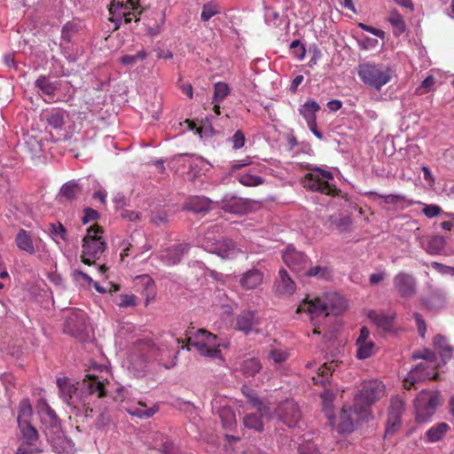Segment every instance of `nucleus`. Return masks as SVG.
<instances>
[{
    "mask_svg": "<svg viewBox=\"0 0 454 454\" xmlns=\"http://www.w3.org/2000/svg\"><path fill=\"white\" fill-rule=\"evenodd\" d=\"M179 342V339L172 335L165 337L158 346L150 340L137 339L133 342L129 355V361L135 375L143 376L151 361H156L165 369L173 368L176 364L178 351L176 348Z\"/></svg>",
    "mask_w": 454,
    "mask_h": 454,
    "instance_id": "obj_1",
    "label": "nucleus"
},
{
    "mask_svg": "<svg viewBox=\"0 0 454 454\" xmlns=\"http://www.w3.org/2000/svg\"><path fill=\"white\" fill-rule=\"evenodd\" d=\"M347 308L346 300L338 294H332L327 296V301L320 298L304 300L299 306L297 311H305L310 315L314 321L318 317H325L330 314H339Z\"/></svg>",
    "mask_w": 454,
    "mask_h": 454,
    "instance_id": "obj_2",
    "label": "nucleus"
},
{
    "mask_svg": "<svg viewBox=\"0 0 454 454\" xmlns=\"http://www.w3.org/2000/svg\"><path fill=\"white\" fill-rule=\"evenodd\" d=\"M357 74L369 89L380 91L391 81L394 71L387 65L368 61L358 66Z\"/></svg>",
    "mask_w": 454,
    "mask_h": 454,
    "instance_id": "obj_3",
    "label": "nucleus"
},
{
    "mask_svg": "<svg viewBox=\"0 0 454 454\" xmlns=\"http://www.w3.org/2000/svg\"><path fill=\"white\" fill-rule=\"evenodd\" d=\"M385 386L380 380L364 382L360 392L355 396V413L357 418L368 419L370 406L384 395Z\"/></svg>",
    "mask_w": 454,
    "mask_h": 454,
    "instance_id": "obj_4",
    "label": "nucleus"
},
{
    "mask_svg": "<svg viewBox=\"0 0 454 454\" xmlns=\"http://www.w3.org/2000/svg\"><path fill=\"white\" fill-rule=\"evenodd\" d=\"M188 344L195 348L200 356L223 360L217 336L204 329H199L194 333L190 332Z\"/></svg>",
    "mask_w": 454,
    "mask_h": 454,
    "instance_id": "obj_5",
    "label": "nucleus"
},
{
    "mask_svg": "<svg viewBox=\"0 0 454 454\" xmlns=\"http://www.w3.org/2000/svg\"><path fill=\"white\" fill-rule=\"evenodd\" d=\"M106 242L99 228L90 227L83 238L82 262L87 265H92L104 253Z\"/></svg>",
    "mask_w": 454,
    "mask_h": 454,
    "instance_id": "obj_6",
    "label": "nucleus"
},
{
    "mask_svg": "<svg viewBox=\"0 0 454 454\" xmlns=\"http://www.w3.org/2000/svg\"><path fill=\"white\" fill-rule=\"evenodd\" d=\"M306 168L309 172L302 179V184L305 188L325 194H333L335 192V187L331 184L333 176L330 171L313 167L309 163L306 165Z\"/></svg>",
    "mask_w": 454,
    "mask_h": 454,
    "instance_id": "obj_7",
    "label": "nucleus"
},
{
    "mask_svg": "<svg viewBox=\"0 0 454 454\" xmlns=\"http://www.w3.org/2000/svg\"><path fill=\"white\" fill-rule=\"evenodd\" d=\"M108 11L111 15L109 20L114 23L115 29L120 27L123 20L125 23L131 21L130 15L133 13L132 12H137L138 15L143 12V10L139 9L138 3L134 0H127L126 2L113 0Z\"/></svg>",
    "mask_w": 454,
    "mask_h": 454,
    "instance_id": "obj_8",
    "label": "nucleus"
},
{
    "mask_svg": "<svg viewBox=\"0 0 454 454\" xmlns=\"http://www.w3.org/2000/svg\"><path fill=\"white\" fill-rule=\"evenodd\" d=\"M439 403L438 393L422 390L414 402L416 419L426 422L434 413Z\"/></svg>",
    "mask_w": 454,
    "mask_h": 454,
    "instance_id": "obj_9",
    "label": "nucleus"
},
{
    "mask_svg": "<svg viewBox=\"0 0 454 454\" xmlns=\"http://www.w3.org/2000/svg\"><path fill=\"white\" fill-rule=\"evenodd\" d=\"M393 288L396 294L404 299L416 295L418 283L416 278L406 271H399L393 277Z\"/></svg>",
    "mask_w": 454,
    "mask_h": 454,
    "instance_id": "obj_10",
    "label": "nucleus"
},
{
    "mask_svg": "<svg viewBox=\"0 0 454 454\" xmlns=\"http://www.w3.org/2000/svg\"><path fill=\"white\" fill-rule=\"evenodd\" d=\"M19 428L21 434V442L15 454H35L42 452V449L37 445V431L31 423L19 425Z\"/></svg>",
    "mask_w": 454,
    "mask_h": 454,
    "instance_id": "obj_11",
    "label": "nucleus"
},
{
    "mask_svg": "<svg viewBox=\"0 0 454 454\" xmlns=\"http://www.w3.org/2000/svg\"><path fill=\"white\" fill-rule=\"evenodd\" d=\"M89 322L83 311H71L67 316L65 332L81 340L88 335Z\"/></svg>",
    "mask_w": 454,
    "mask_h": 454,
    "instance_id": "obj_12",
    "label": "nucleus"
},
{
    "mask_svg": "<svg viewBox=\"0 0 454 454\" xmlns=\"http://www.w3.org/2000/svg\"><path fill=\"white\" fill-rule=\"evenodd\" d=\"M435 368L436 365H428L427 364V362H421L418 364L409 372L407 377L404 379V387L410 389L419 382L424 381L426 380L435 379L437 375L435 372Z\"/></svg>",
    "mask_w": 454,
    "mask_h": 454,
    "instance_id": "obj_13",
    "label": "nucleus"
},
{
    "mask_svg": "<svg viewBox=\"0 0 454 454\" xmlns=\"http://www.w3.org/2000/svg\"><path fill=\"white\" fill-rule=\"evenodd\" d=\"M360 420L364 421L365 419L357 418V416L355 413V404L353 405V407L349 405H344L340 411L338 420L335 421L333 418V423L330 424L333 427H336L337 431L340 434H345L352 432L355 428V424Z\"/></svg>",
    "mask_w": 454,
    "mask_h": 454,
    "instance_id": "obj_14",
    "label": "nucleus"
},
{
    "mask_svg": "<svg viewBox=\"0 0 454 454\" xmlns=\"http://www.w3.org/2000/svg\"><path fill=\"white\" fill-rule=\"evenodd\" d=\"M277 414L287 427H299L301 412L294 401L286 400L280 403L277 408Z\"/></svg>",
    "mask_w": 454,
    "mask_h": 454,
    "instance_id": "obj_15",
    "label": "nucleus"
},
{
    "mask_svg": "<svg viewBox=\"0 0 454 454\" xmlns=\"http://www.w3.org/2000/svg\"><path fill=\"white\" fill-rule=\"evenodd\" d=\"M57 385L59 388L60 397L67 404L74 409L79 408L80 404L85 405L84 401L77 392V387L69 380L59 378L57 380Z\"/></svg>",
    "mask_w": 454,
    "mask_h": 454,
    "instance_id": "obj_16",
    "label": "nucleus"
},
{
    "mask_svg": "<svg viewBox=\"0 0 454 454\" xmlns=\"http://www.w3.org/2000/svg\"><path fill=\"white\" fill-rule=\"evenodd\" d=\"M282 257L286 266L297 273H304L309 264V258L294 247H287Z\"/></svg>",
    "mask_w": 454,
    "mask_h": 454,
    "instance_id": "obj_17",
    "label": "nucleus"
},
{
    "mask_svg": "<svg viewBox=\"0 0 454 454\" xmlns=\"http://www.w3.org/2000/svg\"><path fill=\"white\" fill-rule=\"evenodd\" d=\"M189 245L186 243H176L165 249H162L158 254V258L168 266H172L179 263L183 255L189 250Z\"/></svg>",
    "mask_w": 454,
    "mask_h": 454,
    "instance_id": "obj_18",
    "label": "nucleus"
},
{
    "mask_svg": "<svg viewBox=\"0 0 454 454\" xmlns=\"http://www.w3.org/2000/svg\"><path fill=\"white\" fill-rule=\"evenodd\" d=\"M220 226L214 224L209 226L202 235L197 238V245L208 253L216 249L217 243L221 241L219 235Z\"/></svg>",
    "mask_w": 454,
    "mask_h": 454,
    "instance_id": "obj_19",
    "label": "nucleus"
},
{
    "mask_svg": "<svg viewBox=\"0 0 454 454\" xmlns=\"http://www.w3.org/2000/svg\"><path fill=\"white\" fill-rule=\"evenodd\" d=\"M236 327L245 334L257 333L260 325V319L251 310H244L237 317Z\"/></svg>",
    "mask_w": 454,
    "mask_h": 454,
    "instance_id": "obj_20",
    "label": "nucleus"
},
{
    "mask_svg": "<svg viewBox=\"0 0 454 454\" xmlns=\"http://www.w3.org/2000/svg\"><path fill=\"white\" fill-rule=\"evenodd\" d=\"M447 301V293L442 288H433L422 299V305L430 311H439L443 309Z\"/></svg>",
    "mask_w": 454,
    "mask_h": 454,
    "instance_id": "obj_21",
    "label": "nucleus"
},
{
    "mask_svg": "<svg viewBox=\"0 0 454 454\" xmlns=\"http://www.w3.org/2000/svg\"><path fill=\"white\" fill-rule=\"evenodd\" d=\"M264 279V274L256 268H252L245 271L239 278V283L240 286L248 291L260 287Z\"/></svg>",
    "mask_w": 454,
    "mask_h": 454,
    "instance_id": "obj_22",
    "label": "nucleus"
},
{
    "mask_svg": "<svg viewBox=\"0 0 454 454\" xmlns=\"http://www.w3.org/2000/svg\"><path fill=\"white\" fill-rule=\"evenodd\" d=\"M404 409V403L399 397L391 400L390 408L387 416V433H394L396 427L400 424L401 416Z\"/></svg>",
    "mask_w": 454,
    "mask_h": 454,
    "instance_id": "obj_23",
    "label": "nucleus"
},
{
    "mask_svg": "<svg viewBox=\"0 0 454 454\" xmlns=\"http://www.w3.org/2000/svg\"><path fill=\"white\" fill-rule=\"evenodd\" d=\"M295 283L285 269L278 271L274 283V291L279 295H291L295 291Z\"/></svg>",
    "mask_w": 454,
    "mask_h": 454,
    "instance_id": "obj_24",
    "label": "nucleus"
},
{
    "mask_svg": "<svg viewBox=\"0 0 454 454\" xmlns=\"http://www.w3.org/2000/svg\"><path fill=\"white\" fill-rule=\"evenodd\" d=\"M35 87L38 89L41 94L45 95L49 99H45L46 102H54L56 91L59 89L60 83L58 81H51L45 75H40L35 82Z\"/></svg>",
    "mask_w": 454,
    "mask_h": 454,
    "instance_id": "obj_25",
    "label": "nucleus"
},
{
    "mask_svg": "<svg viewBox=\"0 0 454 454\" xmlns=\"http://www.w3.org/2000/svg\"><path fill=\"white\" fill-rule=\"evenodd\" d=\"M124 409L131 416H135L139 419H149L158 411L159 407L157 405H153V407L147 408L145 403L137 402L124 406Z\"/></svg>",
    "mask_w": 454,
    "mask_h": 454,
    "instance_id": "obj_26",
    "label": "nucleus"
},
{
    "mask_svg": "<svg viewBox=\"0 0 454 454\" xmlns=\"http://www.w3.org/2000/svg\"><path fill=\"white\" fill-rule=\"evenodd\" d=\"M240 253V249L231 239H222L217 243L216 249L212 251L223 259H233Z\"/></svg>",
    "mask_w": 454,
    "mask_h": 454,
    "instance_id": "obj_27",
    "label": "nucleus"
},
{
    "mask_svg": "<svg viewBox=\"0 0 454 454\" xmlns=\"http://www.w3.org/2000/svg\"><path fill=\"white\" fill-rule=\"evenodd\" d=\"M82 390L89 395L97 394L98 397H102L106 395L105 386L94 375L87 374L81 384Z\"/></svg>",
    "mask_w": 454,
    "mask_h": 454,
    "instance_id": "obj_28",
    "label": "nucleus"
},
{
    "mask_svg": "<svg viewBox=\"0 0 454 454\" xmlns=\"http://www.w3.org/2000/svg\"><path fill=\"white\" fill-rule=\"evenodd\" d=\"M38 413L41 419V421L45 427H51L52 429H59V419L55 413V411L49 406V404L42 401L39 403Z\"/></svg>",
    "mask_w": 454,
    "mask_h": 454,
    "instance_id": "obj_29",
    "label": "nucleus"
},
{
    "mask_svg": "<svg viewBox=\"0 0 454 454\" xmlns=\"http://www.w3.org/2000/svg\"><path fill=\"white\" fill-rule=\"evenodd\" d=\"M216 403V401L213 403V410H215L218 413L223 427L232 429L237 423L233 410L227 404L217 407Z\"/></svg>",
    "mask_w": 454,
    "mask_h": 454,
    "instance_id": "obj_30",
    "label": "nucleus"
},
{
    "mask_svg": "<svg viewBox=\"0 0 454 454\" xmlns=\"http://www.w3.org/2000/svg\"><path fill=\"white\" fill-rule=\"evenodd\" d=\"M82 192V185L75 180L64 184L59 191V196L66 200H74L79 198Z\"/></svg>",
    "mask_w": 454,
    "mask_h": 454,
    "instance_id": "obj_31",
    "label": "nucleus"
},
{
    "mask_svg": "<svg viewBox=\"0 0 454 454\" xmlns=\"http://www.w3.org/2000/svg\"><path fill=\"white\" fill-rule=\"evenodd\" d=\"M320 106L314 99H308L304 104H302L298 111L299 114L303 117L307 123L317 121V113L319 112Z\"/></svg>",
    "mask_w": 454,
    "mask_h": 454,
    "instance_id": "obj_32",
    "label": "nucleus"
},
{
    "mask_svg": "<svg viewBox=\"0 0 454 454\" xmlns=\"http://www.w3.org/2000/svg\"><path fill=\"white\" fill-rule=\"evenodd\" d=\"M17 247L30 254H35V247L32 237L29 232L24 229H20L15 238Z\"/></svg>",
    "mask_w": 454,
    "mask_h": 454,
    "instance_id": "obj_33",
    "label": "nucleus"
},
{
    "mask_svg": "<svg viewBox=\"0 0 454 454\" xmlns=\"http://www.w3.org/2000/svg\"><path fill=\"white\" fill-rule=\"evenodd\" d=\"M230 94V88L227 83L218 82L214 87V111L216 114H220V103Z\"/></svg>",
    "mask_w": 454,
    "mask_h": 454,
    "instance_id": "obj_34",
    "label": "nucleus"
},
{
    "mask_svg": "<svg viewBox=\"0 0 454 454\" xmlns=\"http://www.w3.org/2000/svg\"><path fill=\"white\" fill-rule=\"evenodd\" d=\"M66 117V112L59 108H53L45 114L48 124L56 129L63 127Z\"/></svg>",
    "mask_w": 454,
    "mask_h": 454,
    "instance_id": "obj_35",
    "label": "nucleus"
},
{
    "mask_svg": "<svg viewBox=\"0 0 454 454\" xmlns=\"http://www.w3.org/2000/svg\"><path fill=\"white\" fill-rule=\"evenodd\" d=\"M212 201L205 197H192L187 204L186 208L194 213H201L208 210Z\"/></svg>",
    "mask_w": 454,
    "mask_h": 454,
    "instance_id": "obj_36",
    "label": "nucleus"
},
{
    "mask_svg": "<svg viewBox=\"0 0 454 454\" xmlns=\"http://www.w3.org/2000/svg\"><path fill=\"white\" fill-rule=\"evenodd\" d=\"M33 417V409L31 403L28 399H22L19 404V411H18V425H23L27 423H31V419Z\"/></svg>",
    "mask_w": 454,
    "mask_h": 454,
    "instance_id": "obj_37",
    "label": "nucleus"
},
{
    "mask_svg": "<svg viewBox=\"0 0 454 454\" xmlns=\"http://www.w3.org/2000/svg\"><path fill=\"white\" fill-rule=\"evenodd\" d=\"M321 399L325 415L327 417L330 423H333V401L335 399L334 393L330 390H325L321 394Z\"/></svg>",
    "mask_w": 454,
    "mask_h": 454,
    "instance_id": "obj_38",
    "label": "nucleus"
},
{
    "mask_svg": "<svg viewBox=\"0 0 454 454\" xmlns=\"http://www.w3.org/2000/svg\"><path fill=\"white\" fill-rule=\"evenodd\" d=\"M303 274L308 277H316L319 279L327 280L332 277V270L327 265L318 264L308 267Z\"/></svg>",
    "mask_w": 454,
    "mask_h": 454,
    "instance_id": "obj_39",
    "label": "nucleus"
},
{
    "mask_svg": "<svg viewBox=\"0 0 454 454\" xmlns=\"http://www.w3.org/2000/svg\"><path fill=\"white\" fill-rule=\"evenodd\" d=\"M261 369L262 364L260 361L254 357L244 360L240 364L241 372L247 377L254 376Z\"/></svg>",
    "mask_w": 454,
    "mask_h": 454,
    "instance_id": "obj_40",
    "label": "nucleus"
},
{
    "mask_svg": "<svg viewBox=\"0 0 454 454\" xmlns=\"http://www.w3.org/2000/svg\"><path fill=\"white\" fill-rule=\"evenodd\" d=\"M449 428L450 427L446 423H440L434 427H432L426 433L428 442H438L443 437Z\"/></svg>",
    "mask_w": 454,
    "mask_h": 454,
    "instance_id": "obj_41",
    "label": "nucleus"
},
{
    "mask_svg": "<svg viewBox=\"0 0 454 454\" xmlns=\"http://www.w3.org/2000/svg\"><path fill=\"white\" fill-rule=\"evenodd\" d=\"M434 346L439 350L443 362L451 356V348L447 343L446 339L442 335H436L433 340Z\"/></svg>",
    "mask_w": 454,
    "mask_h": 454,
    "instance_id": "obj_42",
    "label": "nucleus"
},
{
    "mask_svg": "<svg viewBox=\"0 0 454 454\" xmlns=\"http://www.w3.org/2000/svg\"><path fill=\"white\" fill-rule=\"evenodd\" d=\"M333 364V361L329 364L325 363L318 368L317 376L313 377L315 384L324 385L328 380L329 376L332 375V372L334 371Z\"/></svg>",
    "mask_w": 454,
    "mask_h": 454,
    "instance_id": "obj_43",
    "label": "nucleus"
},
{
    "mask_svg": "<svg viewBox=\"0 0 454 454\" xmlns=\"http://www.w3.org/2000/svg\"><path fill=\"white\" fill-rule=\"evenodd\" d=\"M262 417L263 416L261 414L249 413L243 418L244 426L247 428L254 429L255 431H262L263 427L262 421Z\"/></svg>",
    "mask_w": 454,
    "mask_h": 454,
    "instance_id": "obj_44",
    "label": "nucleus"
},
{
    "mask_svg": "<svg viewBox=\"0 0 454 454\" xmlns=\"http://www.w3.org/2000/svg\"><path fill=\"white\" fill-rule=\"evenodd\" d=\"M389 23L394 27L395 35H400L405 30V23L403 18L397 12H392L388 17Z\"/></svg>",
    "mask_w": 454,
    "mask_h": 454,
    "instance_id": "obj_45",
    "label": "nucleus"
},
{
    "mask_svg": "<svg viewBox=\"0 0 454 454\" xmlns=\"http://www.w3.org/2000/svg\"><path fill=\"white\" fill-rule=\"evenodd\" d=\"M445 244L444 237L440 235L434 236L428 241L427 252L430 254H439L443 250Z\"/></svg>",
    "mask_w": 454,
    "mask_h": 454,
    "instance_id": "obj_46",
    "label": "nucleus"
},
{
    "mask_svg": "<svg viewBox=\"0 0 454 454\" xmlns=\"http://www.w3.org/2000/svg\"><path fill=\"white\" fill-rule=\"evenodd\" d=\"M372 319L377 324L379 327H380L384 331H390L393 327L394 317L390 315H386L383 313L374 314Z\"/></svg>",
    "mask_w": 454,
    "mask_h": 454,
    "instance_id": "obj_47",
    "label": "nucleus"
},
{
    "mask_svg": "<svg viewBox=\"0 0 454 454\" xmlns=\"http://www.w3.org/2000/svg\"><path fill=\"white\" fill-rule=\"evenodd\" d=\"M79 25L75 22H67L62 28L61 32V41L66 43H70L72 41L73 36L78 32ZM63 43H61V45Z\"/></svg>",
    "mask_w": 454,
    "mask_h": 454,
    "instance_id": "obj_48",
    "label": "nucleus"
},
{
    "mask_svg": "<svg viewBox=\"0 0 454 454\" xmlns=\"http://www.w3.org/2000/svg\"><path fill=\"white\" fill-rule=\"evenodd\" d=\"M147 56L148 53L145 50H141L135 55L122 56L120 59V62L124 66L133 67L137 64V61H142L145 59Z\"/></svg>",
    "mask_w": 454,
    "mask_h": 454,
    "instance_id": "obj_49",
    "label": "nucleus"
},
{
    "mask_svg": "<svg viewBox=\"0 0 454 454\" xmlns=\"http://www.w3.org/2000/svg\"><path fill=\"white\" fill-rule=\"evenodd\" d=\"M357 346V351H356V356L359 359H365L370 357L374 349V342L373 341H365L363 343H356Z\"/></svg>",
    "mask_w": 454,
    "mask_h": 454,
    "instance_id": "obj_50",
    "label": "nucleus"
},
{
    "mask_svg": "<svg viewBox=\"0 0 454 454\" xmlns=\"http://www.w3.org/2000/svg\"><path fill=\"white\" fill-rule=\"evenodd\" d=\"M220 7L214 3H207L203 5L200 18L203 21L209 20L215 14L220 13Z\"/></svg>",
    "mask_w": 454,
    "mask_h": 454,
    "instance_id": "obj_51",
    "label": "nucleus"
},
{
    "mask_svg": "<svg viewBox=\"0 0 454 454\" xmlns=\"http://www.w3.org/2000/svg\"><path fill=\"white\" fill-rule=\"evenodd\" d=\"M240 184L246 186H257L263 183V179L261 176L251 173L242 174L239 177Z\"/></svg>",
    "mask_w": 454,
    "mask_h": 454,
    "instance_id": "obj_52",
    "label": "nucleus"
},
{
    "mask_svg": "<svg viewBox=\"0 0 454 454\" xmlns=\"http://www.w3.org/2000/svg\"><path fill=\"white\" fill-rule=\"evenodd\" d=\"M413 359H423V362H427V364L428 365H435L434 360H435V354L429 350V349H424L422 351H416L412 354Z\"/></svg>",
    "mask_w": 454,
    "mask_h": 454,
    "instance_id": "obj_53",
    "label": "nucleus"
},
{
    "mask_svg": "<svg viewBox=\"0 0 454 454\" xmlns=\"http://www.w3.org/2000/svg\"><path fill=\"white\" fill-rule=\"evenodd\" d=\"M248 402L257 412L261 413L262 416L268 415L270 408L264 404L254 393H252V398Z\"/></svg>",
    "mask_w": 454,
    "mask_h": 454,
    "instance_id": "obj_54",
    "label": "nucleus"
},
{
    "mask_svg": "<svg viewBox=\"0 0 454 454\" xmlns=\"http://www.w3.org/2000/svg\"><path fill=\"white\" fill-rule=\"evenodd\" d=\"M299 454H321L317 444L313 442L306 441L298 447Z\"/></svg>",
    "mask_w": 454,
    "mask_h": 454,
    "instance_id": "obj_55",
    "label": "nucleus"
},
{
    "mask_svg": "<svg viewBox=\"0 0 454 454\" xmlns=\"http://www.w3.org/2000/svg\"><path fill=\"white\" fill-rule=\"evenodd\" d=\"M49 231L54 239H66V229L60 223H51Z\"/></svg>",
    "mask_w": 454,
    "mask_h": 454,
    "instance_id": "obj_56",
    "label": "nucleus"
},
{
    "mask_svg": "<svg viewBox=\"0 0 454 454\" xmlns=\"http://www.w3.org/2000/svg\"><path fill=\"white\" fill-rule=\"evenodd\" d=\"M434 84V78L431 75L427 76L420 84L419 87L417 88V94L423 95L425 93L429 92Z\"/></svg>",
    "mask_w": 454,
    "mask_h": 454,
    "instance_id": "obj_57",
    "label": "nucleus"
},
{
    "mask_svg": "<svg viewBox=\"0 0 454 454\" xmlns=\"http://www.w3.org/2000/svg\"><path fill=\"white\" fill-rule=\"evenodd\" d=\"M245 135L242 131L237 130L234 135L230 138V142L232 144V148L234 150L240 149L245 145Z\"/></svg>",
    "mask_w": 454,
    "mask_h": 454,
    "instance_id": "obj_58",
    "label": "nucleus"
},
{
    "mask_svg": "<svg viewBox=\"0 0 454 454\" xmlns=\"http://www.w3.org/2000/svg\"><path fill=\"white\" fill-rule=\"evenodd\" d=\"M119 307H134L137 305V297L134 294H121L118 301Z\"/></svg>",
    "mask_w": 454,
    "mask_h": 454,
    "instance_id": "obj_59",
    "label": "nucleus"
},
{
    "mask_svg": "<svg viewBox=\"0 0 454 454\" xmlns=\"http://www.w3.org/2000/svg\"><path fill=\"white\" fill-rule=\"evenodd\" d=\"M290 48L293 50L295 58H297L298 59H304L306 50L305 47L302 44H301L299 40L293 41L290 44Z\"/></svg>",
    "mask_w": 454,
    "mask_h": 454,
    "instance_id": "obj_60",
    "label": "nucleus"
},
{
    "mask_svg": "<svg viewBox=\"0 0 454 454\" xmlns=\"http://www.w3.org/2000/svg\"><path fill=\"white\" fill-rule=\"evenodd\" d=\"M422 212L424 213V215L427 217L432 218V217H434V216L440 215L442 213V208L437 205L423 204Z\"/></svg>",
    "mask_w": 454,
    "mask_h": 454,
    "instance_id": "obj_61",
    "label": "nucleus"
},
{
    "mask_svg": "<svg viewBox=\"0 0 454 454\" xmlns=\"http://www.w3.org/2000/svg\"><path fill=\"white\" fill-rule=\"evenodd\" d=\"M269 356L275 363L280 364L287 358V353L283 349H272L270 350Z\"/></svg>",
    "mask_w": 454,
    "mask_h": 454,
    "instance_id": "obj_62",
    "label": "nucleus"
},
{
    "mask_svg": "<svg viewBox=\"0 0 454 454\" xmlns=\"http://www.w3.org/2000/svg\"><path fill=\"white\" fill-rule=\"evenodd\" d=\"M380 198L384 199V201L387 204H398L404 201V196L401 194H388V195H379Z\"/></svg>",
    "mask_w": 454,
    "mask_h": 454,
    "instance_id": "obj_63",
    "label": "nucleus"
},
{
    "mask_svg": "<svg viewBox=\"0 0 454 454\" xmlns=\"http://www.w3.org/2000/svg\"><path fill=\"white\" fill-rule=\"evenodd\" d=\"M121 215L123 219L129 222L140 221L142 219V215L133 210H124L121 212Z\"/></svg>",
    "mask_w": 454,
    "mask_h": 454,
    "instance_id": "obj_64",
    "label": "nucleus"
}]
</instances>
